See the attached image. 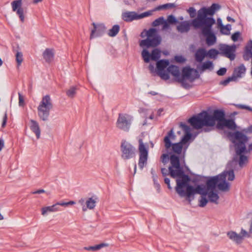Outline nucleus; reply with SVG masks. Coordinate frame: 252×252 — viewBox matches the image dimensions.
I'll use <instances>...</instances> for the list:
<instances>
[{
    "instance_id": "6ab92c4d",
    "label": "nucleus",
    "mask_w": 252,
    "mask_h": 252,
    "mask_svg": "<svg viewBox=\"0 0 252 252\" xmlns=\"http://www.w3.org/2000/svg\"><path fill=\"white\" fill-rule=\"evenodd\" d=\"M92 25L94 29L91 31L90 39L100 36L105 33L106 28L103 24L93 23Z\"/></svg>"
},
{
    "instance_id": "1a4fd4ad",
    "label": "nucleus",
    "mask_w": 252,
    "mask_h": 252,
    "mask_svg": "<svg viewBox=\"0 0 252 252\" xmlns=\"http://www.w3.org/2000/svg\"><path fill=\"white\" fill-rule=\"evenodd\" d=\"M170 161L171 166L169 167V170L171 177H181L182 179L183 177L185 175L180 166L179 157L175 155H172L170 157Z\"/></svg>"
},
{
    "instance_id": "39448f33",
    "label": "nucleus",
    "mask_w": 252,
    "mask_h": 252,
    "mask_svg": "<svg viewBox=\"0 0 252 252\" xmlns=\"http://www.w3.org/2000/svg\"><path fill=\"white\" fill-rule=\"evenodd\" d=\"M209 190H214L216 186L222 191H228L230 189V185L225 181V176L223 175H218L213 177L207 180L206 186Z\"/></svg>"
},
{
    "instance_id": "4be33fe9",
    "label": "nucleus",
    "mask_w": 252,
    "mask_h": 252,
    "mask_svg": "<svg viewBox=\"0 0 252 252\" xmlns=\"http://www.w3.org/2000/svg\"><path fill=\"white\" fill-rule=\"evenodd\" d=\"M216 127L219 129H223L224 127H227L231 130H235L236 125L233 120L225 118L221 123H217Z\"/></svg>"
},
{
    "instance_id": "c756f323",
    "label": "nucleus",
    "mask_w": 252,
    "mask_h": 252,
    "mask_svg": "<svg viewBox=\"0 0 252 252\" xmlns=\"http://www.w3.org/2000/svg\"><path fill=\"white\" fill-rule=\"evenodd\" d=\"M30 122L31 129L35 134L37 138L39 139L40 136V129L38 123L33 120H31Z\"/></svg>"
},
{
    "instance_id": "e433bc0d",
    "label": "nucleus",
    "mask_w": 252,
    "mask_h": 252,
    "mask_svg": "<svg viewBox=\"0 0 252 252\" xmlns=\"http://www.w3.org/2000/svg\"><path fill=\"white\" fill-rule=\"evenodd\" d=\"M96 202V201L95 199H94L93 197L89 198L86 201L87 207L90 210L93 209L95 206Z\"/></svg>"
},
{
    "instance_id": "f704fd0d",
    "label": "nucleus",
    "mask_w": 252,
    "mask_h": 252,
    "mask_svg": "<svg viewBox=\"0 0 252 252\" xmlns=\"http://www.w3.org/2000/svg\"><path fill=\"white\" fill-rule=\"evenodd\" d=\"M120 31V26L118 25H115L110 29L108 32V35L110 37L115 36Z\"/></svg>"
},
{
    "instance_id": "49530a36",
    "label": "nucleus",
    "mask_w": 252,
    "mask_h": 252,
    "mask_svg": "<svg viewBox=\"0 0 252 252\" xmlns=\"http://www.w3.org/2000/svg\"><path fill=\"white\" fill-rule=\"evenodd\" d=\"M160 159H161V162L164 164H165L168 162L169 160L170 159V158H169L168 154H163L161 155V156L160 157Z\"/></svg>"
},
{
    "instance_id": "72a5a7b5",
    "label": "nucleus",
    "mask_w": 252,
    "mask_h": 252,
    "mask_svg": "<svg viewBox=\"0 0 252 252\" xmlns=\"http://www.w3.org/2000/svg\"><path fill=\"white\" fill-rule=\"evenodd\" d=\"M108 246V244L106 243H101L100 244L95 245L94 246L86 247L84 248V249L87 251H96L101 248Z\"/></svg>"
},
{
    "instance_id": "2f4dec72",
    "label": "nucleus",
    "mask_w": 252,
    "mask_h": 252,
    "mask_svg": "<svg viewBox=\"0 0 252 252\" xmlns=\"http://www.w3.org/2000/svg\"><path fill=\"white\" fill-rule=\"evenodd\" d=\"M60 210L59 208L57 206V204H54L52 206L44 207L41 208V214L43 216L46 215L48 213L57 212Z\"/></svg>"
},
{
    "instance_id": "7c9ffc66",
    "label": "nucleus",
    "mask_w": 252,
    "mask_h": 252,
    "mask_svg": "<svg viewBox=\"0 0 252 252\" xmlns=\"http://www.w3.org/2000/svg\"><path fill=\"white\" fill-rule=\"evenodd\" d=\"M54 53L52 49L47 48L43 53V57L46 62H51L54 58Z\"/></svg>"
},
{
    "instance_id": "4d7b16f0",
    "label": "nucleus",
    "mask_w": 252,
    "mask_h": 252,
    "mask_svg": "<svg viewBox=\"0 0 252 252\" xmlns=\"http://www.w3.org/2000/svg\"><path fill=\"white\" fill-rule=\"evenodd\" d=\"M237 107L238 108L242 109H247L250 111L252 112V108H251L248 106H246V105H242V104H238V105H237Z\"/></svg>"
},
{
    "instance_id": "7ed1b4c3",
    "label": "nucleus",
    "mask_w": 252,
    "mask_h": 252,
    "mask_svg": "<svg viewBox=\"0 0 252 252\" xmlns=\"http://www.w3.org/2000/svg\"><path fill=\"white\" fill-rule=\"evenodd\" d=\"M215 23V20L207 15L202 8L198 11L196 18L192 21L191 24L195 28H202L205 33L209 31V28Z\"/></svg>"
},
{
    "instance_id": "2eb2a0df",
    "label": "nucleus",
    "mask_w": 252,
    "mask_h": 252,
    "mask_svg": "<svg viewBox=\"0 0 252 252\" xmlns=\"http://www.w3.org/2000/svg\"><path fill=\"white\" fill-rule=\"evenodd\" d=\"M169 64V61L165 60H160L157 63V74L160 76L161 79L165 80L169 79V74L164 70Z\"/></svg>"
},
{
    "instance_id": "bf43d9fd",
    "label": "nucleus",
    "mask_w": 252,
    "mask_h": 252,
    "mask_svg": "<svg viewBox=\"0 0 252 252\" xmlns=\"http://www.w3.org/2000/svg\"><path fill=\"white\" fill-rule=\"evenodd\" d=\"M226 72V69L224 67L220 68L217 71V74L219 76L224 75Z\"/></svg>"
},
{
    "instance_id": "dca6fc26",
    "label": "nucleus",
    "mask_w": 252,
    "mask_h": 252,
    "mask_svg": "<svg viewBox=\"0 0 252 252\" xmlns=\"http://www.w3.org/2000/svg\"><path fill=\"white\" fill-rule=\"evenodd\" d=\"M141 55L145 63H149L150 59L156 61L160 57V51L158 49H155L150 54L147 50L144 49L142 51Z\"/></svg>"
},
{
    "instance_id": "a18cd8bd",
    "label": "nucleus",
    "mask_w": 252,
    "mask_h": 252,
    "mask_svg": "<svg viewBox=\"0 0 252 252\" xmlns=\"http://www.w3.org/2000/svg\"><path fill=\"white\" fill-rule=\"evenodd\" d=\"M206 196H201L199 200V206L201 207H205L208 202L209 200L206 198Z\"/></svg>"
},
{
    "instance_id": "6e6552de",
    "label": "nucleus",
    "mask_w": 252,
    "mask_h": 252,
    "mask_svg": "<svg viewBox=\"0 0 252 252\" xmlns=\"http://www.w3.org/2000/svg\"><path fill=\"white\" fill-rule=\"evenodd\" d=\"M176 136L173 133V129H171L167 133V135L164 138L165 147L167 150H169L171 147L173 153L180 155L181 154L184 146L181 143L172 144L171 140L175 139Z\"/></svg>"
},
{
    "instance_id": "58836bf2",
    "label": "nucleus",
    "mask_w": 252,
    "mask_h": 252,
    "mask_svg": "<svg viewBox=\"0 0 252 252\" xmlns=\"http://www.w3.org/2000/svg\"><path fill=\"white\" fill-rule=\"evenodd\" d=\"M213 68V64L211 61H207L204 63L201 66V70L203 71L206 69H212Z\"/></svg>"
},
{
    "instance_id": "a211bd4d",
    "label": "nucleus",
    "mask_w": 252,
    "mask_h": 252,
    "mask_svg": "<svg viewBox=\"0 0 252 252\" xmlns=\"http://www.w3.org/2000/svg\"><path fill=\"white\" fill-rule=\"evenodd\" d=\"M225 112L223 110L217 109L214 110L212 116L208 113V116L210 120H212V124H210V126H214L216 121L218 123H221L225 119Z\"/></svg>"
},
{
    "instance_id": "c03bdc74",
    "label": "nucleus",
    "mask_w": 252,
    "mask_h": 252,
    "mask_svg": "<svg viewBox=\"0 0 252 252\" xmlns=\"http://www.w3.org/2000/svg\"><path fill=\"white\" fill-rule=\"evenodd\" d=\"M16 60L18 66H20L23 61V55L21 52H17L16 54Z\"/></svg>"
},
{
    "instance_id": "f8f14e48",
    "label": "nucleus",
    "mask_w": 252,
    "mask_h": 252,
    "mask_svg": "<svg viewBox=\"0 0 252 252\" xmlns=\"http://www.w3.org/2000/svg\"><path fill=\"white\" fill-rule=\"evenodd\" d=\"M200 75L197 70L191 68L189 67H185L183 68L182 74L181 75L180 83L186 87L185 80L186 79L192 82L196 79L199 78Z\"/></svg>"
},
{
    "instance_id": "393cba45",
    "label": "nucleus",
    "mask_w": 252,
    "mask_h": 252,
    "mask_svg": "<svg viewBox=\"0 0 252 252\" xmlns=\"http://www.w3.org/2000/svg\"><path fill=\"white\" fill-rule=\"evenodd\" d=\"M168 74L170 73L172 76L175 77V80L180 82V72L179 67L177 66L171 65L169 66L167 69Z\"/></svg>"
},
{
    "instance_id": "6e6d98bb",
    "label": "nucleus",
    "mask_w": 252,
    "mask_h": 252,
    "mask_svg": "<svg viewBox=\"0 0 252 252\" xmlns=\"http://www.w3.org/2000/svg\"><path fill=\"white\" fill-rule=\"evenodd\" d=\"M19 96V104L20 106H23L24 104V96L20 93H18Z\"/></svg>"
},
{
    "instance_id": "09e8293b",
    "label": "nucleus",
    "mask_w": 252,
    "mask_h": 252,
    "mask_svg": "<svg viewBox=\"0 0 252 252\" xmlns=\"http://www.w3.org/2000/svg\"><path fill=\"white\" fill-rule=\"evenodd\" d=\"M235 79L234 78L233 76L228 77L226 79L220 82V84L226 86L231 81L235 80Z\"/></svg>"
},
{
    "instance_id": "338daca9",
    "label": "nucleus",
    "mask_w": 252,
    "mask_h": 252,
    "mask_svg": "<svg viewBox=\"0 0 252 252\" xmlns=\"http://www.w3.org/2000/svg\"><path fill=\"white\" fill-rule=\"evenodd\" d=\"M56 204H57V206L58 205H60L62 206H67V202H57V203H56Z\"/></svg>"
},
{
    "instance_id": "864d4df0",
    "label": "nucleus",
    "mask_w": 252,
    "mask_h": 252,
    "mask_svg": "<svg viewBox=\"0 0 252 252\" xmlns=\"http://www.w3.org/2000/svg\"><path fill=\"white\" fill-rule=\"evenodd\" d=\"M175 60L177 63H183L185 62L186 59L182 56H176Z\"/></svg>"
},
{
    "instance_id": "a878e982",
    "label": "nucleus",
    "mask_w": 252,
    "mask_h": 252,
    "mask_svg": "<svg viewBox=\"0 0 252 252\" xmlns=\"http://www.w3.org/2000/svg\"><path fill=\"white\" fill-rule=\"evenodd\" d=\"M246 71V67L243 64H241L234 69L232 76L235 79L241 78L245 74Z\"/></svg>"
},
{
    "instance_id": "473e14b6",
    "label": "nucleus",
    "mask_w": 252,
    "mask_h": 252,
    "mask_svg": "<svg viewBox=\"0 0 252 252\" xmlns=\"http://www.w3.org/2000/svg\"><path fill=\"white\" fill-rule=\"evenodd\" d=\"M207 195L210 202L214 203L216 204H218L219 196L217 193L214 192V190L209 191Z\"/></svg>"
},
{
    "instance_id": "603ef678",
    "label": "nucleus",
    "mask_w": 252,
    "mask_h": 252,
    "mask_svg": "<svg viewBox=\"0 0 252 252\" xmlns=\"http://www.w3.org/2000/svg\"><path fill=\"white\" fill-rule=\"evenodd\" d=\"M188 12L189 14V15L191 18H193L195 17L196 14V10L193 7H189L188 10Z\"/></svg>"
},
{
    "instance_id": "79ce46f5",
    "label": "nucleus",
    "mask_w": 252,
    "mask_h": 252,
    "mask_svg": "<svg viewBox=\"0 0 252 252\" xmlns=\"http://www.w3.org/2000/svg\"><path fill=\"white\" fill-rule=\"evenodd\" d=\"M231 30L230 25H227L225 26H222L220 28V32L224 34H229L230 31Z\"/></svg>"
},
{
    "instance_id": "de8ad7c7",
    "label": "nucleus",
    "mask_w": 252,
    "mask_h": 252,
    "mask_svg": "<svg viewBox=\"0 0 252 252\" xmlns=\"http://www.w3.org/2000/svg\"><path fill=\"white\" fill-rule=\"evenodd\" d=\"M164 22V19L163 17H159V18L155 20L153 23V25L154 26H158L160 25H162L163 22Z\"/></svg>"
},
{
    "instance_id": "ea45409f",
    "label": "nucleus",
    "mask_w": 252,
    "mask_h": 252,
    "mask_svg": "<svg viewBox=\"0 0 252 252\" xmlns=\"http://www.w3.org/2000/svg\"><path fill=\"white\" fill-rule=\"evenodd\" d=\"M76 88L75 87H71L66 91V95L70 98H73L76 93Z\"/></svg>"
},
{
    "instance_id": "9d476101",
    "label": "nucleus",
    "mask_w": 252,
    "mask_h": 252,
    "mask_svg": "<svg viewBox=\"0 0 252 252\" xmlns=\"http://www.w3.org/2000/svg\"><path fill=\"white\" fill-rule=\"evenodd\" d=\"M121 158L124 160L134 158L136 156V149L129 143L124 140L121 145Z\"/></svg>"
},
{
    "instance_id": "b1692460",
    "label": "nucleus",
    "mask_w": 252,
    "mask_h": 252,
    "mask_svg": "<svg viewBox=\"0 0 252 252\" xmlns=\"http://www.w3.org/2000/svg\"><path fill=\"white\" fill-rule=\"evenodd\" d=\"M212 27L209 28V31L205 33L203 31V29H202V34L206 36V43L208 46H211L215 44L216 41V37L215 34L211 31Z\"/></svg>"
},
{
    "instance_id": "c9c22d12",
    "label": "nucleus",
    "mask_w": 252,
    "mask_h": 252,
    "mask_svg": "<svg viewBox=\"0 0 252 252\" xmlns=\"http://www.w3.org/2000/svg\"><path fill=\"white\" fill-rule=\"evenodd\" d=\"M220 175H223L225 176V181L226 182V177L229 181H233L234 179L235 175L233 170L227 171H224Z\"/></svg>"
},
{
    "instance_id": "bb28decb",
    "label": "nucleus",
    "mask_w": 252,
    "mask_h": 252,
    "mask_svg": "<svg viewBox=\"0 0 252 252\" xmlns=\"http://www.w3.org/2000/svg\"><path fill=\"white\" fill-rule=\"evenodd\" d=\"M191 24L189 21H185L181 22L177 27V31L181 33L188 32L189 30Z\"/></svg>"
},
{
    "instance_id": "37998d69",
    "label": "nucleus",
    "mask_w": 252,
    "mask_h": 252,
    "mask_svg": "<svg viewBox=\"0 0 252 252\" xmlns=\"http://www.w3.org/2000/svg\"><path fill=\"white\" fill-rule=\"evenodd\" d=\"M218 54V51L217 50L215 49H212L209 50L207 53V56L210 58H215Z\"/></svg>"
},
{
    "instance_id": "f257e3e1",
    "label": "nucleus",
    "mask_w": 252,
    "mask_h": 252,
    "mask_svg": "<svg viewBox=\"0 0 252 252\" xmlns=\"http://www.w3.org/2000/svg\"><path fill=\"white\" fill-rule=\"evenodd\" d=\"M228 136L234 144L236 155L234 158V160L238 161L240 166L243 167L248 161V157L246 156V154L252 150V143L249 145L247 150L245 144L248 141V138L246 135L238 131L229 132Z\"/></svg>"
},
{
    "instance_id": "4468645a",
    "label": "nucleus",
    "mask_w": 252,
    "mask_h": 252,
    "mask_svg": "<svg viewBox=\"0 0 252 252\" xmlns=\"http://www.w3.org/2000/svg\"><path fill=\"white\" fill-rule=\"evenodd\" d=\"M152 14V11H146L138 14L136 12L127 11L122 13V19L126 22H131L133 20H138L146 17L149 16Z\"/></svg>"
},
{
    "instance_id": "aec40b11",
    "label": "nucleus",
    "mask_w": 252,
    "mask_h": 252,
    "mask_svg": "<svg viewBox=\"0 0 252 252\" xmlns=\"http://www.w3.org/2000/svg\"><path fill=\"white\" fill-rule=\"evenodd\" d=\"M160 37L159 36H156L150 39L147 38L146 39L142 40L140 42V46L142 47H155L159 45L160 43Z\"/></svg>"
},
{
    "instance_id": "a19ab883",
    "label": "nucleus",
    "mask_w": 252,
    "mask_h": 252,
    "mask_svg": "<svg viewBox=\"0 0 252 252\" xmlns=\"http://www.w3.org/2000/svg\"><path fill=\"white\" fill-rule=\"evenodd\" d=\"M175 7V4L174 3H169L164 4L161 5H159L158 7L156 9L157 10H160L162 9H167V8H172Z\"/></svg>"
},
{
    "instance_id": "9b49d317",
    "label": "nucleus",
    "mask_w": 252,
    "mask_h": 252,
    "mask_svg": "<svg viewBox=\"0 0 252 252\" xmlns=\"http://www.w3.org/2000/svg\"><path fill=\"white\" fill-rule=\"evenodd\" d=\"M200 75L197 70L191 68L189 67H185L183 68L182 74L181 75L180 83L186 87L185 80L186 79L192 82L196 79L199 78Z\"/></svg>"
},
{
    "instance_id": "0e129e2a",
    "label": "nucleus",
    "mask_w": 252,
    "mask_h": 252,
    "mask_svg": "<svg viewBox=\"0 0 252 252\" xmlns=\"http://www.w3.org/2000/svg\"><path fill=\"white\" fill-rule=\"evenodd\" d=\"M164 182L167 185L168 188L169 189H171V187L170 184V179L168 178H165L164 179Z\"/></svg>"
},
{
    "instance_id": "f03ea898",
    "label": "nucleus",
    "mask_w": 252,
    "mask_h": 252,
    "mask_svg": "<svg viewBox=\"0 0 252 252\" xmlns=\"http://www.w3.org/2000/svg\"><path fill=\"white\" fill-rule=\"evenodd\" d=\"M189 181L190 178L188 175H184L182 179L176 180L177 186L175 189L180 196H186L188 198H189L195 193L199 194L201 196L207 195L209 190L206 186L198 185L194 188L192 186L189 185Z\"/></svg>"
},
{
    "instance_id": "680f3d73",
    "label": "nucleus",
    "mask_w": 252,
    "mask_h": 252,
    "mask_svg": "<svg viewBox=\"0 0 252 252\" xmlns=\"http://www.w3.org/2000/svg\"><path fill=\"white\" fill-rule=\"evenodd\" d=\"M169 23H168L166 21H164L162 24V29L163 30H166L169 28Z\"/></svg>"
},
{
    "instance_id": "0eeeda50",
    "label": "nucleus",
    "mask_w": 252,
    "mask_h": 252,
    "mask_svg": "<svg viewBox=\"0 0 252 252\" xmlns=\"http://www.w3.org/2000/svg\"><path fill=\"white\" fill-rule=\"evenodd\" d=\"M133 118L127 113H119L116 123V127L125 132H128L130 130Z\"/></svg>"
},
{
    "instance_id": "774afa93",
    "label": "nucleus",
    "mask_w": 252,
    "mask_h": 252,
    "mask_svg": "<svg viewBox=\"0 0 252 252\" xmlns=\"http://www.w3.org/2000/svg\"><path fill=\"white\" fill-rule=\"evenodd\" d=\"M45 190L44 189H39L35 191L32 192L33 194H39L41 193H44Z\"/></svg>"
},
{
    "instance_id": "423d86ee",
    "label": "nucleus",
    "mask_w": 252,
    "mask_h": 252,
    "mask_svg": "<svg viewBox=\"0 0 252 252\" xmlns=\"http://www.w3.org/2000/svg\"><path fill=\"white\" fill-rule=\"evenodd\" d=\"M211 120L208 116V113L204 111L197 116H193L190 118L189 122L194 128L198 129L203 126H210V124H212Z\"/></svg>"
},
{
    "instance_id": "13d9d810",
    "label": "nucleus",
    "mask_w": 252,
    "mask_h": 252,
    "mask_svg": "<svg viewBox=\"0 0 252 252\" xmlns=\"http://www.w3.org/2000/svg\"><path fill=\"white\" fill-rule=\"evenodd\" d=\"M240 35V33L239 32H235L231 36L232 40L233 41H236L238 40Z\"/></svg>"
},
{
    "instance_id": "412c9836",
    "label": "nucleus",
    "mask_w": 252,
    "mask_h": 252,
    "mask_svg": "<svg viewBox=\"0 0 252 252\" xmlns=\"http://www.w3.org/2000/svg\"><path fill=\"white\" fill-rule=\"evenodd\" d=\"M22 0H16L11 2L12 10L16 12L21 22L24 21V9L22 7Z\"/></svg>"
},
{
    "instance_id": "8fccbe9b",
    "label": "nucleus",
    "mask_w": 252,
    "mask_h": 252,
    "mask_svg": "<svg viewBox=\"0 0 252 252\" xmlns=\"http://www.w3.org/2000/svg\"><path fill=\"white\" fill-rule=\"evenodd\" d=\"M166 21L170 24H175L177 22L176 19L173 15H169Z\"/></svg>"
},
{
    "instance_id": "f3484780",
    "label": "nucleus",
    "mask_w": 252,
    "mask_h": 252,
    "mask_svg": "<svg viewBox=\"0 0 252 252\" xmlns=\"http://www.w3.org/2000/svg\"><path fill=\"white\" fill-rule=\"evenodd\" d=\"M220 50L221 54L229 58L231 61L234 60L236 51V46L235 45L231 46L225 44L221 45L220 47Z\"/></svg>"
},
{
    "instance_id": "69168bd1",
    "label": "nucleus",
    "mask_w": 252,
    "mask_h": 252,
    "mask_svg": "<svg viewBox=\"0 0 252 252\" xmlns=\"http://www.w3.org/2000/svg\"><path fill=\"white\" fill-rule=\"evenodd\" d=\"M6 120H7V116H6V114H5L3 118V122H2V127H4L5 125H6Z\"/></svg>"
},
{
    "instance_id": "e2e57ef3",
    "label": "nucleus",
    "mask_w": 252,
    "mask_h": 252,
    "mask_svg": "<svg viewBox=\"0 0 252 252\" xmlns=\"http://www.w3.org/2000/svg\"><path fill=\"white\" fill-rule=\"evenodd\" d=\"M241 236L243 238L244 237H250L249 235L248 234V232L244 229H242L241 231Z\"/></svg>"
},
{
    "instance_id": "c85d7f7f",
    "label": "nucleus",
    "mask_w": 252,
    "mask_h": 252,
    "mask_svg": "<svg viewBox=\"0 0 252 252\" xmlns=\"http://www.w3.org/2000/svg\"><path fill=\"white\" fill-rule=\"evenodd\" d=\"M207 56V52L204 48L197 49L195 53V59L196 62L201 63Z\"/></svg>"
},
{
    "instance_id": "4c0bfd02",
    "label": "nucleus",
    "mask_w": 252,
    "mask_h": 252,
    "mask_svg": "<svg viewBox=\"0 0 252 252\" xmlns=\"http://www.w3.org/2000/svg\"><path fill=\"white\" fill-rule=\"evenodd\" d=\"M146 36H147V38L150 39L156 36H158L159 35L158 34L157 31L156 29L151 28L147 31Z\"/></svg>"
},
{
    "instance_id": "5701e85b",
    "label": "nucleus",
    "mask_w": 252,
    "mask_h": 252,
    "mask_svg": "<svg viewBox=\"0 0 252 252\" xmlns=\"http://www.w3.org/2000/svg\"><path fill=\"white\" fill-rule=\"evenodd\" d=\"M180 126L182 128V129L185 131L186 133L180 142V143H181V144L184 146L189 142V141L191 138V135L190 133V129L188 126L183 123H180Z\"/></svg>"
},
{
    "instance_id": "5fc2aeb1",
    "label": "nucleus",
    "mask_w": 252,
    "mask_h": 252,
    "mask_svg": "<svg viewBox=\"0 0 252 252\" xmlns=\"http://www.w3.org/2000/svg\"><path fill=\"white\" fill-rule=\"evenodd\" d=\"M203 10L205 11V13L206 14L207 16V15H213L214 14V13H213V12L212 11L211 7H208V8H206V7H203L202 8Z\"/></svg>"
},
{
    "instance_id": "ddd939ff",
    "label": "nucleus",
    "mask_w": 252,
    "mask_h": 252,
    "mask_svg": "<svg viewBox=\"0 0 252 252\" xmlns=\"http://www.w3.org/2000/svg\"><path fill=\"white\" fill-rule=\"evenodd\" d=\"M139 147L138 150L139 152V158L138 161V166L142 170L147 164L148 157V148L146 147L143 142L142 139L138 140Z\"/></svg>"
},
{
    "instance_id": "3c124183",
    "label": "nucleus",
    "mask_w": 252,
    "mask_h": 252,
    "mask_svg": "<svg viewBox=\"0 0 252 252\" xmlns=\"http://www.w3.org/2000/svg\"><path fill=\"white\" fill-rule=\"evenodd\" d=\"M210 7L213 13H215L216 11L219 10L220 8V6L219 4L213 3Z\"/></svg>"
},
{
    "instance_id": "cd10ccee",
    "label": "nucleus",
    "mask_w": 252,
    "mask_h": 252,
    "mask_svg": "<svg viewBox=\"0 0 252 252\" xmlns=\"http://www.w3.org/2000/svg\"><path fill=\"white\" fill-rule=\"evenodd\" d=\"M227 235L230 240L235 242L237 244H239L242 242V236L234 231H230L228 232L227 233Z\"/></svg>"
},
{
    "instance_id": "052dcab7",
    "label": "nucleus",
    "mask_w": 252,
    "mask_h": 252,
    "mask_svg": "<svg viewBox=\"0 0 252 252\" xmlns=\"http://www.w3.org/2000/svg\"><path fill=\"white\" fill-rule=\"evenodd\" d=\"M161 172L163 176H165L166 175H168L169 174H170L169 169L167 170L165 168H162L161 169Z\"/></svg>"
},
{
    "instance_id": "20e7f679",
    "label": "nucleus",
    "mask_w": 252,
    "mask_h": 252,
    "mask_svg": "<svg viewBox=\"0 0 252 252\" xmlns=\"http://www.w3.org/2000/svg\"><path fill=\"white\" fill-rule=\"evenodd\" d=\"M53 108V104L50 95L43 96L37 107V114L39 119L43 121H48Z\"/></svg>"
}]
</instances>
